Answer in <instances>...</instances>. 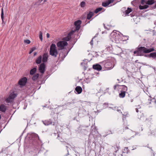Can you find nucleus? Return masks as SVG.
<instances>
[{
  "instance_id": "1",
  "label": "nucleus",
  "mask_w": 156,
  "mask_h": 156,
  "mask_svg": "<svg viewBox=\"0 0 156 156\" xmlns=\"http://www.w3.org/2000/svg\"><path fill=\"white\" fill-rule=\"evenodd\" d=\"M136 49V50L134 51L133 52L136 56H142L143 53H149L154 51L153 48L147 49L144 47H141L140 45Z\"/></svg>"
},
{
  "instance_id": "2",
  "label": "nucleus",
  "mask_w": 156,
  "mask_h": 156,
  "mask_svg": "<svg viewBox=\"0 0 156 156\" xmlns=\"http://www.w3.org/2000/svg\"><path fill=\"white\" fill-rule=\"evenodd\" d=\"M154 0H141V5L139 6L140 9H144L147 8L149 7L148 5H151L155 3Z\"/></svg>"
},
{
  "instance_id": "3",
  "label": "nucleus",
  "mask_w": 156,
  "mask_h": 156,
  "mask_svg": "<svg viewBox=\"0 0 156 156\" xmlns=\"http://www.w3.org/2000/svg\"><path fill=\"white\" fill-rule=\"evenodd\" d=\"M50 54L55 57H56L58 54L56 47L55 44H52L50 46Z\"/></svg>"
},
{
  "instance_id": "4",
  "label": "nucleus",
  "mask_w": 156,
  "mask_h": 156,
  "mask_svg": "<svg viewBox=\"0 0 156 156\" xmlns=\"http://www.w3.org/2000/svg\"><path fill=\"white\" fill-rule=\"evenodd\" d=\"M136 107V111L137 112H140V113L138 114V117H140V118L143 117L144 116V114L142 112L143 110L141 108V106L140 105L135 106Z\"/></svg>"
},
{
  "instance_id": "5",
  "label": "nucleus",
  "mask_w": 156,
  "mask_h": 156,
  "mask_svg": "<svg viewBox=\"0 0 156 156\" xmlns=\"http://www.w3.org/2000/svg\"><path fill=\"white\" fill-rule=\"evenodd\" d=\"M122 90H120V93L119 94V96L120 98H124L126 95V92L127 90V87L126 86H123Z\"/></svg>"
},
{
  "instance_id": "6",
  "label": "nucleus",
  "mask_w": 156,
  "mask_h": 156,
  "mask_svg": "<svg viewBox=\"0 0 156 156\" xmlns=\"http://www.w3.org/2000/svg\"><path fill=\"white\" fill-rule=\"evenodd\" d=\"M16 96V94L13 92L11 93L10 94L9 96L5 99V101L7 103L10 102Z\"/></svg>"
},
{
  "instance_id": "7",
  "label": "nucleus",
  "mask_w": 156,
  "mask_h": 156,
  "mask_svg": "<svg viewBox=\"0 0 156 156\" xmlns=\"http://www.w3.org/2000/svg\"><path fill=\"white\" fill-rule=\"evenodd\" d=\"M67 42L64 41H59L57 44V46L61 48H63L65 46H67Z\"/></svg>"
},
{
  "instance_id": "8",
  "label": "nucleus",
  "mask_w": 156,
  "mask_h": 156,
  "mask_svg": "<svg viewBox=\"0 0 156 156\" xmlns=\"http://www.w3.org/2000/svg\"><path fill=\"white\" fill-rule=\"evenodd\" d=\"M27 78L24 77L21 79L18 82V84L21 86H24L27 82Z\"/></svg>"
},
{
  "instance_id": "9",
  "label": "nucleus",
  "mask_w": 156,
  "mask_h": 156,
  "mask_svg": "<svg viewBox=\"0 0 156 156\" xmlns=\"http://www.w3.org/2000/svg\"><path fill=\"white\" fill-rule=\"evenodd\" d=\"M45 64L43 63H41L39 67V70L40 72L43 74L44 73L45 71Z\"/></svg>"
},
{
  "instance_id": "10",
  "label": "nucleus",
  "mask_w": 156,
  "mask_h": 156,
  "mask_svg": "<svg viewBox=\"0 0 156 156\" xmlns=\"http://www.w3.org/2000/svg\"><path fill=\"white\" fill-rule=\"evenodd\" d=\"M74 32V31L72 30L71 31L70 33H69L67 37L63 38V40L66 41H69L71 38V36L73 34Z\"/></svg>"
},
{
  "instance_id": "11",
  "label": "nucleus",
  "mask_w": 156,
  "mask_h": 156,
  "mask_svg": "<svg viewBox=\"0 0 156 156\" xmlns=\"http://www.w3.org/2000/svg\"><path fill=\"white\" fill-rule=\"evenodd\" d=\"M113 38L114 41L116 43H119L120 41L121 40L120 35L117 33H116L114 35V36H113Z\"/></svg>"
},
{
  "instance_id": "12",
  "label": "nucleus",
  "mask_w": 156,
  "mask_h": 156,
  "mask_svg": "<svg viewBox=\"0 0 156 156\" xmlns=\"http://www.w3.org/2000/svg\"><path fill=\"white\" fill-rule=\"evenodd\" d=\"M42 122L46 126H48L52 124L53 125H55V122H52L51 119L46 120L44 121H42Z\"/></svg>"
},
{
  "instance_id": "13",
  "label": "nucleus",
  "mask_w": 156,
  "mask_h": 156,
  "mask_svg": "<svg viewBox=\"0 0 156 156\" xmlns=\"http://www.w3.org/2000/svg\"><path fill=\"white\" fill-rule=\"evenodd\" d=\"M81 24V21L80 20H78L76 21L74 23L75 26L76 27V30H79L80 28V25Z\"/></svg>"
},
{
  "instance_id": "14",
  "label": "nucleus",
  "mask_w": 156,
  "mask_h": 156,
  "mask_svg": "<svg viewBox=\"0 0 156 156\" xmlns=\"http://www.w3.org/2000/svg\"><path fill=\"white\" fill-rule=\"evenodd\" d=\"M124 85H120L119 84L115 85L114 86V89L115 90H117L118 91H120L122 90L123 86Z\"/></svg>"
},
{
  "instance_id": "15",
  "label": "nucleus",
  "mask_w": 156,
  "mask_h": 156,
  "mask_svg": "<svg viewBox=\"0 0 156 156\" xmlns=\"http://www.w3.org/2000/svg\"><path fill=\"white\" fill-rule=\"evenodd\" d=\"M113 2L114 0H108L105 2H102V5L104 7H106L110 3H113Z\"/></svg>"
},
{
  "instance_id": "16",
  "label": "nucleus",
  "mask_w": 156,
  "mask_h": 156,
  "mask_svg": "<svg viewBox=\"0 0 156 156\" xmlns=\"http://www.w3.org/2000/svg\"><path fill=\"white\" fill-rule=\"evenodd\" d=\"M93 68L94 69H96L98 71L101 70L102 68L101 66L98 64L93 65Z\"/></svg>"
},
{
  "instance_id": "17",
  "label": "nucleus",
  "mask_w": 156,
  "mask_h": 156,
  "mask_svg": "<svg viewBox=\"0 0 156 156\" xmlns=\"http://www.w3.org/2000/svg\"><path fill=\"white\" fill-rule=\"evenodd\" d=\"M119 142H117L113 146L115 148V151H118L120 148Z\"/></svg>"
},
{
  "instance_id": "18",
  "label": "nucleus",
  "mask_w": 156,
  "mask_h": 156,
  "mask_svg": "<svg viewBox=\"0 0 156 156\" xmlns=\"http://www.w3.org/2000/svg\"><path fill=\"white\" fill-rule=\"evenodd\" d=\"M48 57V53H44L43 55L42 61L43 62H46L47 61Z\"/></svg>"
},
{
  "instance_id": "19",
  "label": "nucleus",
  "mask_w": 156,
  "mask_h": 156,
  "mask_svg": "<svg viewBox=\"0 0 156 156\" xmlns=\"http://www.w3.org/2000/svg\"><path fill=\"white\" fill-rule=\"evenodd\" d=\"M75 90L77 92V94H80L82 91V89L80 87L78 86L76 87Z\"/></svg>"
},
{
  "instance_id": "20",
  "label": "nucleus",
  "mask_w": 156,
  "mask_h": 156,
  "mask_svg": "<svg viewBox=\"0 0 156 156\" xmlns=\"http://www.w3.org/2000/svg\"><path fill=\"white\" fill-rule=\"evenodd\" d=\"M6 110V106L3 104H2L0 105V111L3 112H5Z\"/></svg>"
},
{
  "instance_id": "21",
  "label": "nucleus",
  "mask_w": 156,
  "mask_h": 156,
  "mask_svg": "<svg viewBox=\"0 0 156 156\" xmlns=\"http://www.w3.org/2000/svg\"><path fill=\"white\" fill-rule=\"evenodd\" d=\"M94 13L90 11L87 15V19L88 20H90L92 17L94 15Z\"/></svg>"
},
{
  "instance_id": "22",
  "label": "nucleus",
  "mask_w": 156,
  "mask_h": 156,
  "mask_svg": "<svg viewBox=\"0 0 156 156\" xmlns=\"http://www.w3.org/2000/svg\"><path fill=\"white\" fill-rule=\"evenodd\" d=\"M42 56L41 55L39 56L36 59V63L37 64H40L41 61Z\"/></svg>"
},
{
  "instance_id": "23",
  "label": "nucleus",
  "mask_w": 156,
  "mask_h": 156,
  "mask_svg": "<svg viewBox=\"0 0 156 156\" xmlns=\"http://www.w3.org/2000/svg\"><path fill=\"white\" fill-rule=\"evenodd\" d=\"M39 76V74L38 73H36L34 75L32 78L33 80L34 81L37 80Z\"/></svg>"
},
{
  "instance_id": "24",
  "label": "nucleus",
  "mask_w": 156,
  "mask_h": 156,
  "mask_svg": "<svg viewBox=\"0 0 156 156\" xmlns=\"http://www.w3.org/2000/svg\"><path fill=\"white\" fill-rule=\"evenodd\" d=\"M37 71V69L36 68H34L32 69L30 72V74L31 75H33Z\"/></svg>"
},
{
  "instance_id": "25",
  "label": "nucleus",
  "mask_w": 156,
  "mask_h": 156,
  "mask_svg": "<svg viewBox=\"0 0 156 156\" xmlns=\"http://www.w3.org/2000/svg\"><path fill=\"white\" fill-rule=\"evenodd\" d=\"M1 17V19L2 20V24H4V12H3V8H2V9Z\"/></svg>"
},
{
  "instance_id": "26",
  "label": "nucleus",
  "mask_w": 156,
  "mask_h": 156,
  "mask_svg": "<svg viewBox=\"0 0 156 156\" xmlns=\"http://www.w3.org/2000/svg\"><path fill=\"white\" fill-rule=\"evenodd\" d=\"M110 65H112L111 63L110 62H107L105 64V66L106 68L108 69H111V68H112V66L110 67V66H110Z\"/></svg>"
},
{
  "instance_id": "27",
  "label": "nucleus",
  "mask_w": 156,
  "mask_h": 156,
  "mask_svg": "<svg viewBox=\"0 0 156 156\" xmlns=\"http://www.w3.org/2000/svg\"><path fill=\"white\" fill-rule=\"evenodd\" d=\"M32 136L34 137L35 138H38V140L41 143V140L40 139L39 137L37 134L34 133L32 134Z\"/></svg>"
},
{
  "instance_id": "28",
  "label": "nucleus",
  "mask_w": 156,
  "mask_h": 156,
  "mask_svg": "<svg viewBox=\"0 0 156 156\" xmlns=\"http://www.w3.org/2000/svg\"><path fill=\"white\" fill-rule=\"evenodd\" d=\"M132 10L131 9L129 8H128L125 11V13L126 15H128L130 13Z\"/></svg>"
},
{
  "instance_id": "29",
  "label": "nucleus",
  "mask_w": 156,
  "mask_h": 156,
  "mask_svg": "<svg viewBox=\"0 0 156 156\" xmlns=\"http://www.w3.org/2000/svg\"><path fill=\"white\" fill-rule=\"evenodd\" d=\"M123 117V118H126V117H128L129 115L127 112H124L122 114Z\"/></svg>"
},
{
  "instance_id": "30",
  "label": "nucleus",
  "mask_w": 156,
  "mask_h": 156,
  "mask_svg": "<svg viewBox=\"0 0 156 156\" xmlns=\"http://www.w3.org/2000/svg\"><path fill=\"white\" fill-rule=\"evenodd\" d=\"M150 57H152L153 58H155L156 57V52L151 53L149 55Z\"/></svg>"
},
{
  "instance_id": "31",
  "label": "nucleus",
  "mask_w": 156,
  "mask_h": 156,
  "mask_svg": "<svg viewBox=\"0 0 156 156\" xmlns=\"http://www.w3.org/2000/svg\"><path fill=\"white\" fill-rule=\"evenodd\" d=\"M103 9L102 7H99L96 9L94 11V12L96 13H98L99 11H101Z\"/></svg>"
},
{
  "instance_id": "32",
  "label": "nucleus",
  "mask_w": 156,
  "mask_h": 156,
  "mask_svg": "<svg viewBox=\"0 0 156 156\" xmlns=\"http://www.w3.org/2000/svg\"><path fill=\"white\" fill-rule=\"evenodd\" d=\"M123 152L124 153L127 154L129 152V150L128 147H125L123 150Z\"/></svg>"
},
{
  "instance_id": "33",
  "label": "nucleus",
  "mask_w": 156,
  "mask_h": 156,
  "mask_svg": "<svg viewBox=\"0 0 156 156\" xmlns=\"http://www.w3.org/2000/svg\"><path fill=\"white\" fill-rule=\"evenodd\" d=\"M58 139L61 142H64V139L62 138V137H60L59 136V134H58Z\"/></svg>"
},
{
  "instance_id": "34",
  "label": "nucleus",
  "mask_w": 156,
  "mask_h": 156,
  "mask_svg": "<svg viewBox=\"0 0 156 156\" xmlns=\"http://www.w3.org/2000/svg\"><path fill=\"white\" fill-rule=\"evenodd\" d=\"M80 5L81 7H82V8L84 7L85 6V2L82 1L80 3Z\"/></svg>"
},
{
  "instance_id": "35",
  "label": "nucleus",
  "mask_w": 156,
  "mask_h": 156,
  "mask_svg": "<svg viewBox=\"0 0 156 156\" xmlns=\"http://www.w3.org/2000/svg\"><path fill=\"white\" fill-rule=\"evenodd\" d=\"M39 38L42 41V34L41 32L40 31L39 34Z\"/></svg>"
},
{
  "instance_id": "36",
  "label": "nucleus",
  "mask_w": 156,
  "mask_h": 156,
  "mask_svg": "<svg viewBox=\"0 0 156 156\" xmlns=\"http://www.w3.org/2000/svg\"><path fill=\"white\" fill-rule=\"evenodd\" d=\"M24 42L27 44H29L30 43V41L29 40H25L24 41Z\"/></svg>"
},
{
  "instance_id": "37",
  "label": "nucleus",
  "mask_w": 156,
  "mask_h": 156,
  "mask_svg": "<svg viewBox=\"0 0 156 156\" xmlns=\"http://www.w3.org/2000/svg\"><path fill=\"white\" fill-rule=\"evenodd\" d=\"M36 49V48L35 47H33L32 48L31 50H30L29 52V54H30L31 53H32L34 50Z\"/></svg>"
},
{
  "instance_id": "38",
  "label": "nucleus",
  "mask_w": 156,
  "mask_h": 156,
  "mask_svg": "<svg viewBox=\"0 0 156 156\" xmlns=\"http://www.w3.org/2000/svg\"><path fill=\"white\" fill-rule=\"evenodd\" d=\"M46 36L47 38H49L50 37V34L48 33L46 34Z\"/></svg>"
},
{
  "instance_id": "39",
  "label": "nucleus",
  "mask_w": 156,
  "mask_h": 156,
  "mask_svg": "<svg viewBox=\"0 0 156 156\" xmlns=\"http://www.w3.org/2000/svg\"><path fill=\"white\" fill-rule=\"evenodd\" d=\"M128 128L127 127H124L123 129V130H126V129H128Z\"/></svg>"
},
{
  "instance_id": "40",
  "label": "nucleus",
  "mask_w": 156,
  "mask_h": 156,
  "mask_svg": "<svg viewBox=\"0 0 156 156\" xmlns=\"http://www.w3.org/2000/svg\"><path fill=\"white\" fill-rule=\"evenodd\" d=\"M117 80L118 81V83H120L121 82V81H120L119 79H118ZM121 81H122V80Z\"/></svg>"
},
{
  "instance_id": "41",
  "label": "nucleus",
  "mask_w": 156,
  "mask_h": 156,
  "mask_svg": "<svg viewBox=\"0 0 156 156\" xmlns=\"http://www.w3.org/2000/svg\"><path fill=\"white\" fill-rule=\"evenodd\" d=\"M92 41H93V40H92L90 42V43L92 44Z\"/></svg>"
},
{
  "instance_id": "42",
  "label": "nucleus",
  "mask_w": 156,
  "mask_h": 156,
  "mask_svg": "<svg viewBox=\"0 0 156 156\" xmlns=\"http://www.w3.org/2000/svg\"><path fill=\"white\" fill-rule=\"evenodd\" d=\"M36 54H37V52H35L34 53V55L35 56V55H36Z\"/></svg>"
},
{
  "instance_id": "43",
  "label": "nucleus",
  "mask_w": 156,
  "mask_h": 156,
  "mask_svg": "<svg viewBox=\"0 0 156 156\" xmlns=\"http://www.w3.org/2000/svg\"><path fill=\"white\" fill-rule=\"evenodd\" d=\"M61 55V53H60L59 55V58H60Z\"/></svg>"
},
{
  "instance_id": "44",
  "label": "nucleus",
  "mask_w": 156,
  "mask_h": 156,
  "mask_svg": "<svg viewBox=\"0 0 156 156\" xmlns=\"http://www.w3.org/2000/svg\"><path fill=\"white\" fill-rule=\"evenodd\" d=\"M126 37H127V39L128 40V37L127 36H126Z\"/></svg>"
},
{
  "instance_id": "45",
  "label": "nucleus",
  "mask_w": 156,
  "mask_h": 156,
  "mask_svg": "<svg viewBox=\"0 0 156 156\" xmlns=\"http://www.w3.org/2000/svg\"><path fill=\"white\" fill-rule=\"evenodd\" d=\"M65 56H66L64 55L63 58L61 57V58H65Z\"/></svg>"
},
{
  "instance_id": "46",
  "label": "nucleus",
  "mask_w": 156,
  "mask_h": 156,
  "mask_svg": "<svg viewBox=\"0 0 156 156\" xmlns=\"http://www.w3.org/2000/svg\"><path fill=\"white\" fill-rule=\"evenodd\" d=\"M8 155L9 156H11L10 155V154H6V155Z\"/></svg>"
},
{
  "instance_id": "47",
  "label": "nucleus",
  "mask_w": 156,
  "mask_h": 156,
  "mask_svg": "<svg viewBox=\"0 0 156 156\" xmlns=\"http://www.w3.org/2000/svg\"><path fill=\"white\" fill-rule=\"evenodd\" d=\"M1 115H0V119H1Z\"/></svg>"
},
{
  "instance_id": "48",
  "label": "nucleus",
  "mask_w": 156,
  "mask_h": 156,
  "mask_svg": "<svg viewBox=\"0 0 156 156\" xmlns=\"http://www.w3.org/2000/svg\"><path fill=\"white\" fill-rule=\"evenodd\" d=\"M90 22V21H89V22L87 23H89Z\"/></svg>"
},
{
  "instance_id": "49",
  "label": "nucleus",
  "mask_w": 156,
  "mask_h": 156,
  "mask_svg": "<svg viewBox=\"0 0 156 156\" xmlns=\"http://www.w3.org/2000/svg\"><path fill=\"white\" fill-rule=\"evenodd\" d=\"M46 0H44V2H45Z\"/></svg>"
}]
</instances>
